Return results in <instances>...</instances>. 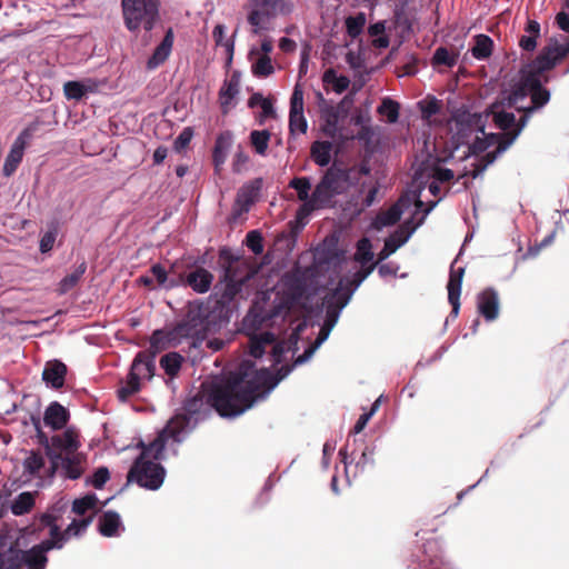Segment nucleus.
I'll use <instances>...</instances> for the list:
<instances>
[{"label":"nucleus","mask_w":569,"mask_h":569,"mask_svg":"<svg viewBox=\"0 0 569 569\" xmlns=\"http://www.w3.org/2000/svg\"><path fill=\"white\" fill-rule=\"evenodd\" d=\"M254 363L243 360L237 371L223 377H216L203 383L201 390L187 398L182 407L161 430L176 446L183 442L199 422L206 420L214 409L222 418H236L250 409L258 400L266 399L290 371L283 368L280 377H273L270 369L253 371ZM178 455V448H172Z\"/></svg>","instance_id":"nucleus-1"},{"label":"nucleus","mask_w":569,"mask_h":569,"mask_svg":"<svg viewBox=\"0 0 569 569\" xmlns=\"http://www.w3.org/2000/svg\"><path fill=\"white\" fill-rule=\"evenodd\" d=\"M370 174L371 167L367 161L347 166L336 160L326 169L316 184L310 202L318 208L330 207L336 197L347 193L352 187L359 184L362 177Z\"/></svg>","instance_id":"nucleus-2"},{"label":"nucleus","mask_w":569,"mask_h":569,"mask_svg":"<svg viewBox=\"0 0 569 569\" xmlns=\"http://www.w3.org/2000/svg\"><path fill=\"white\" fill-rule=\"evenodd\" d=\"M169 439L166 431H160L152 442L140 441V455L134 459L127 476L128 482H136L147 490H158L166 477V469L160 461L166 459L164 450Z\"/></svg>","instance_id":"nucleus-3"},{"label":"nucleus","mask_w":569,"mask_h":569,"mask_svg":"<svg viewBox=\"0 0 569 569\" xmlns=\"http://www.w3.org/2000/svg\"><path fill=\"white\" fill-rule=\"evenodd\" d=\"M290 311V306L284 299H276L271 305L254 303L243 318L242 325L249 332V353L256 359L261 358L266 347L276 340V335L270 330L259 331L262 327L277 323L278 319L283 320Z\"/></svg>","instance_id":"nucleus-4"},{"label":"nucleus","mask_w":569,"mask_h":569,"mask_svg":"<svg viewBox=\"0 0 569 569\" xmlns=\"http://www.w3.org/2000/svg\"><path fill=\"white\" fill-rule=\"evenodd\" d=\"M526 82L529 87H531V103L529 106H526L525 108H521L522 116L519 118V124L517 126L513 133L509 137V139L507 141L501 142L498 149L489 151L481 156L480 159H478L477 162L472 164V170L470 173L473 179H477L478 177L482 176L486 169L490 164H492L497 160V158L501 156L517 140L523 128L527 126L531 116L535 112L541 110L550 101V90L543 87L541 79L531 76L526 79Z\"/></svg>","instance_id":"nucleus-5"},{"label":"nucleus","mask_w":569,"mask_h":569,"mask_svg":"<svg viewBox=\"0 0 569 569\" xmlns=\"http://www.w3.org/2000/svg\"><path fill=\"white\" fill-rule=\"evenodd\" d=\"M212 325L209 307L202 303L190 305L183 319L170 329V336L177 346L191 339V346L197 347L211 331Z\"/></svg>","instance_id":"nucleus-6"},{"label":"nucleus","mask_w":569,"mask_h":569,"mask_svg":"<svg viewBox=\"0 0 569 569\" xmlns=\"http://www.w3.org/2000/svg\"><path fill=\"white\" fill-rule=\"evenodd\" d=\"M220 258L227 262L221 276L224 289L221 293L220 302L222 305H230L241 293L243 286L251 279L252 273L227 248L220 250Z\"/></svg>","instance_id":"nucleus-7"},{"label":"nucleus","mask_w":569,"mask_h":569,"mask_svg":"<svg viewBox=\"0 0 569 569\" xmlns=\"http://www.w3.org/2000/svg\"><path fill=\"white\" fill-rule=\"evenodd\" d=\"M247 8V21L254 34L268 30L272 19L287 16L292 10L289 0H250Z\"/></svg>","instance_id":"nucleus-8"},{"label":"nucleus","mask_w":569,"mask_h":569,"mask_svg":"<svg viewBox=\"0 0 569 569\" xmlns=\"http://www.w3.org/2000/svg\"><path fill=\"white\" fill-rule=\"evenodd\" d=\"M156 370L154 355H147L144 351H140L136 355L130 370L124 381L117 390L118 399L121 402H126L130 397L136 395L141 389V380H150Z\"/></svg>","instance_id":"nucleus-9"},{"label":"nucleus","mask_w":569,"mask_h":569,"mask_svg":"<svg viewBox=\"0 0 569 569\" xmlns=\"http://www.w3.org/2000/svg\"><path fill=\"white\" fill-rule=\"evenodd\" d=\"M122 11L126 27L130 31H137L140 27L151 31L159 17V1L122 0Z\"/></svg>","instance_id":"nucleus-10"},{"label":"nucleus","mask_w":569,"mask_h":569,"mask_svg":"<svg viewBox=\"0 0 569 569\" xmlns=\"http://www.w3.org/2000/svg\"><path fill=\"white\" fill-rule=\"evenodd\" d=\"M489 113H471L469 111H457L453 116V133L451 142L455 149L469 144L479 133L485 134Z\"/></svg>","instance_id":"nucleus-11"},{"label":"nucleus","mask_w":569,"mask_h":569,"mask_svg":"<svg viewBox=\"0 0 569 569\" xmlns=\"http://www.w3.org/2000/svg\"><path fill=\"white\" fill-rule=\"evenodd\" d=\"M422 189L423 187L419 186L416 190L402 194L389 209L379 212L370 223L371 229L380 231L385 227L396 224L403 211L412 203H415L416 212L420 211L425 207V202L421 200Z\"/></svg>","instance_id":"nucleus-12"},{"label":"nucleus","mask_w":569,"mask_h":569,"mask_svg":"<svg viewBox=\"0 0 569 569\" xmlns=\"http://www.w3.org/2000/svg\"><path fill=\"white\" fill-rule=\"evenodd\" d=\"M28 417L34 430L37 431L39 443L43 446L44 449L46 446H48L50 449L57 451L58 453H62V456L79 453L78 449L80 447V441L78 433L73 428H67L62 433L54 435L51 437V439H49L41 430L40 417L33 413H29Z\"/></svg>","instance_id":"nucleus-13"},{"label":"nucleus","mask_w":569,"mask_h":569,"mask_svg":"<svg viewBox=\"0 0 569 569\" xmlns=\"http://www.w3.org/2000/svg\"><path fill=\"white\" fill-rule=\"evenodd\" d=\"M46 455L50 460L51 475L60 470L61 476L70 480H77L82 476L83 463L86 462L83 453L62 456V453H58L46 446Z\"/></svg>","instance_id":"nucleus-14"},{"label":"nucleus","mask_w":569,"mask_h":569,"mask_svg":"<svg viewBox=\"0 0 569 569\" xmlns=\"http://www.w3.org/2000/svg\"><path fill=\"white\" fill-rule=\"evenodd\" d=\"M40 121L36 120L29 123L14 139L11 144L10 151L6 157L2 173L4 177H11L19 164L21 163L24 154L26 147L33 138L34 132L38 130Z\"/></svg>","instance_id":"nucleus-15"},{"label":"nucleus","mask_w":569,"mask_h":569,"mask_svg":"<svg viewBox=\"0 0 569 569\" xmlns=\"http://www.w3.org/2000/svg\"><path fill=\"white\" fill-rule=\"evenodd\" d=\"M338 292H328L322 299V307L326 311V318L320 331L312 343L315 348L319 349L325 341L328 340L332 329L337 325L342 310L347 307L337 299Z\"/></svg>","instance_id":"nucleus-16"},{"label":"nucleus","mask_w":569,"mask_h":569,"mask_svg":"<svg viewBox=\"0 0 569 569\" xmlns=\"http://www.w3.org/2000/svg\"><path fill=\"white\" fill-rule=\"evenodd\" d=\"M377 262H369L366 266H360V269L357 270L351 277L345 276L342 277L337 287L332 289L330 292H338L337 300L348 306L353 293L361 286V283L373 272L377 268Z\"/></svg>","instance_id":"nucleus-17"},{"label":"nucleus","mask_w":569,"mask_h":569,"mask_svg":"<svg viewBox=\"0 0 569 569\" xmlns=\"http://www.w3.org/2000/svg\"><path fill=\"white\" fill-rule=\"evenodd\" d=\"M417 226H412V218L406 220L397 230L385 239L382 249L378 252V262H382L402 247L415 233Z\"/></svg>","instance_id":"nucleus-18"},{"label":"nucleus","mask_w":569,"mask_h":569,"mask_svg":"<svg viewBox=\"0 0 569 569\" xmlns=\"http://www.w3.org/2000/svg\"><path fill=\"white\" fill-rule=\"evenodd\" d=\"M263 187L262 178H254L246 182L237 192L233 211L238 216L250 211L252 204L259 199Z\"/></svg>","instance_id":"nucleus-19"},{"label":"nucleus","mask_w":569,"mask_h":569,"mask_svg":"<svg viewBox=\"0 0 569 569\" xmlns=\"http://www.w3.org/2000/svg\"><path fill=\"white\" fill-rule=\"evenodd\" d=\"M321 118V131L322 133L340 144L348 140L342 133L341 127H339V109H336L333 104H326L320 110Z\"/></svg>","instance_id":"nucleus-20"},{"label":"nucleus","mask_w":569,"mask_h":569,"mask_svg":"<svg viewBox=\"0 0 569 569\" xmlns=\"http://www.w3.org/2000/svg\"><path fill=\"white\" fill-rule=\"evenodd\" d=\"M465 274V268L459 267L458 269H453L451 266L450 277L447 284L448 289V301L451 305L452 309L449 316L446 319L445 325L447 326L450 319H456L459 315L460 310V295H461V286L462 278Z\"/></svg>","instance_id":"nucleus-21"},{"label":"nucleus","mask_w":569,"mask_h":569,"mask_svg":"<svg viewBox=\"0 0 569 569\" xmlns=\"http://www.w3.org/2000/svg\"><path fill=\"white\" fill-rule=\"evenodd\" d=\"M477 310L487 322H492L499 317L500 301L498 291L487 288L477 296Z\"/></svg>","instance_id":"nucleus-22"},{"label":"nucleus","mask_w":569,"mask_h":569,"mask_svg":"<svg viewBox=\"0 0 569 569\" xmlns=\"http://www.w3.org/2000/svg\"><path fill=\"white\" fill-rule=\"evenodd\" d=\"M49 542H39L27 550H22V565L27 569H46L48 563L47 553L52 550Z\"/></svg>","instance_id":"nucleus-23"},{"label":"nucleus","mask_w":569,"mask_h":569,"mask_svg":"<svg viewBox=\"0 0 569 569\" xmlns=\"http://www.w3.org/2000/svg\"><path fill=\"white\" fill-rule=\"evenodd\" d=\"M531 77V74H528L522 69L520 70V79L518 82H516L510 92L506 98H503V106L508 108H515L516 110L522 112L521 108H525L526 106H521L520 102L525 101L528 96H530L531 87H529L526 82V79ZM532 77H535L532 74Z\"/></svg>","instance_id":"nucleus-24"},{"label":"nucleus","mask_w":569,"mask_h":569,"mask_svg":"<svg viewBox=\"0 0 569 569\" xmlns=\"http://www.w3.org/2000/svg\"><path fill=\"white\" fill-rule=\"evenodd\" d=\"M213 274L202 267H198L183 276L181 286L190 287L197 293H206L210 290Z\"/></svg>","instance_id":"nucleus-25"},{"label":"nucleus","mask_w":569,"mask_h":569,"mask_svg":"<svg viewBox=\"0 0 569 569\" xmlns=\"http://www.w3.org/2000/svg\"><path fill=\"white\" fill-rule=\"evenodd\" d=\"M66 375L67 366L62 361L53 359L44 365L42 380L52 389H60L64 385Z\"/></svg>","instance_id":"nucleus-26"},{"label":"nucleus","mask_w":569,"mask_h":569,"mask_svg":"<svg viewBox=\"0 0 569 569\" xmlns=\"http://www.w3.org/2000/svg\"><path fill=\"white\" fill-rule=\"evenodd\" d=\"M123 530L120 515L116 511H104L98 519V531L103 537H118Z\"/></svg>","instance_id":"nucleus-27"},{"label":"nucleus","mask_w":569,"mask_h":569,"mask_svg":"<svg viewBox=\"0 0 569 569\" xmlns=\"http://www.w3.org/2000/svg\"><path fill=\"white\" fill-rule=\"evenodd\" d=\"M240 80V72L233 71L230 78L224 80L219 90L220 104L224 113L228 112V108L231 104L232 100L239 94Z\"/></svg>","instance_id":"nucleus-28"},{"label":"nucleus","mask_w":569,"mask_h":569,"mask_svg":"<svg viewBox=\"0 0 569 569\" xmlns=\"http://www.w3.org/2000/svg\"><path fill=\"white\" fill-rule=\"evenodd\" d=\"M69 411L59 402L52 401L43 415L44 425L53 430L62 429L69 420Z\"/></svg>","instance_id":"nucleus-29"},{"label":"nucleus","mask_w":569,"mask_h":569,"mask_svg":"<svg viewBox=\"0 0 569 569\" xmlns=\"http://www.w3.org/2000/svg\"><path fill=\"white\" fill-rule=\"evenodd\" d=\"M174 34L171 28H169L162 39V41L156 47L152 56L147 61L148 69H156L162 64L172 50Z\"/></svg>","instance_id":"nucleus-30"},{"label":"nucleus","mask_w":569,"mask_h":569,"mask_svg":"<svg viewBox=\"0 0 569 569\" xmlns=\"http://www.w3.org/2000/svg\"><path fill=\"white\" fill-rule=\"evenodd\" d=\"M492 120L496 127L503 131V133H499L501 141H507L519 124V119L517 120L512 112L503 110L492 112Z\"/></svg>","instance_id":"nucleus-31"},{"label":"nucleus","mask_w":569,"mask_h":569,"mask_svg":"<svg viewBox=\"0 0 569 569\" xmlns=\"http://www.w3.org/2000/svg\"><path fill=\"white\" fill-rule=\"evenodd\" d=\"M557 63L558 62L552 58V56L542 49L537 58L531 63L522 68V70L528 74H533L536 78L541 79V74L553 69Z\"/></svg>","instance_id":"nucleus-32"},{"label":"nucleus","mask_w":569,"mask_h":569,"mask_svg":"<svg viewBox=\"0 0 569 569\" xmlns=\"http://www.w3.org/2000/svg\"><path fill=\"white\" fill-rule=\"evenodd\" d=\"M332 141L317 140L311 144L310 156L313 162L323 168L329 167L331 162Z\"/></svg>","instance_id":"nucleus-33"},{"label":"nucleus","mask_w":569,"mask_h":569,"mask_svg":"<svg viewBox=\"0 0 569 569\" xmlns=\"http://www.w3.org/2000/svg\"><path fill=\"white\" fill-rule=\"evenodd\" d=\"M501 136L499 133H486L482 137L478 134L471 140L469 144H466L469 149V153L478 154L485 152L488 148L493 144H498L497 148L501 143Z\"/></svg>","instance_id":"nucleus-34"},{"label":"nucleus","mask_w":569,"mask_h":569,"mask_svg":"<svg viewBox=\"0 0 569 569\" xmlns=\"http://www.w3.org/2000/svg\"><path fill=\"white\" fill-rule=\"evenodd\" d=\"M177 347L176 340L170 336V329H157L150 337V355H157L158 352L168 348Z\"/></svg>","instance_id":"nucleus-35"},{"label":"nucleus","mask_w":569,"mask_h":569,"mask_svg":"<svg viewBox=\"0 0 569 569\" xmlns=\"http://www.w3.org/2000/svg\"><path fill=\"white\" fill-rule=\"evenodd\" d=\"M150 271H151L152 276L154 277V279L157 280L158 286L166 290H170V289L179 287V286H181V283L183 281V274H179L177 278L168 277L167 270L160 263L153 264L151 267Z\"/></svg>","instance_id":"nucleus-36"},{"label":"nucleus","mask_w":569,"mask_h":569,"mask_svg":"<svg viewBox=\"0 0 569 569\" xmlns=\"http://www.w3.org/2000/svg\"><path fill=\"white\" fill-rule=\"evenodd\" d=\"M526 34L521 36L519 47L523 51L531 52L537 47V39L540 37V24L536 20H529L526 26Z\"/></svg>","instance_id":"nucleus-37"},{"label":"nucleus","mask_w":569,"mask_h":569,"mask_svg":"<svg viewBox=\"0 0 569 569\" xmlns=\"http://www.w3.org/2000/svg\"><path fill=\"white\" fill-rule=\"evenodd\" d=\"M289 187L297 191L299 200L305 201V206L308 207L310 210L318 208L317 206H313L310 202L311 180L309 177L293 178L289 182Z\"/></svg>","instance_id":"nucleus-38"},{"label":"nucleus","mask_w":569,"mask_h":569,"mask_svg":"<svg viewBox=\"0 0 569 569\" xmlns=\"http://www.w3.org/2000/svg\"><path fill=\"white\" fill-rule=\"evenodd\" d=\"M366 23L367 14L362 11L348 16L345 20L347 34L352 39L358 38L363 32Z\"/></svg>","instance_id":"nucleus-39"},{"label":"nucleus","mask_w":569,"mask_h":569,"mask_svg":"<svg viewBox=\"0 0 569 569\" xmlns=\"http://www.w3.org/2000/svg\"><path fill=\"white\" fill-rule=\"evenodd\" d=\"M34 506V495L30 491L19 493L11 502L10 510L14 516L29 512Z\"/></svg>","instance_id":"nucleus-40"},{"label":"nucleus","mask_w":569,"mask_h":569,"mask_svg":"<svg viewBox=\"0 0 569 569\" xmlns=\"http://www.w3.org/2000/svg\"><path fill=\"white\" fill-rule=\"evenodd\" d=\"M492 47V39L489 36L481 33L476 36L471 53L477 60H485L491 56Z\"/></svg>","instance_id":"nucleus-41"},{"label":"nucleus","mask_w":569,"mask_h":569,"mask_svg":"<svg viewBox=\"0 0 569 569\" xmlns=\"http://www.w3.org/2000/svg\"><path fill=\"white\" fill-rule=\"evenodd\" d=\"M375 253L372 251V243L369 238L363 237L357 241L356 252L353 259L360 266H366L369 262H373Z\"/></svg>","instance_id":"nucleus-42"},{"label":"nucleus","mask_w":569,"mask_h":569,"mask_svg":"<svg viewBox=\"0 0 569 569\" xmlns=\"http://www.w3.org/2000/svg\"><path fill=\"white\" fill-rule=\"evenodd\" d=\"M87 271V262L83 260L81 263L77 266V268L68 276L62 278L59 282V292L64 295L73 289L82 276Z\"/></svg>","instance_id":"nucleus-43"},{"label":"nucleus","mask_w":569,"mask_h":569,"mask_svg":"<svg viewBox=\"0 0 569 569\" xmlns=\"http://www.w3.org/2000/svg\"><path fill=\"white\" fill-rule=\"evenodd\" d=\"M183 357L178 352H169L160 359V366L171 379L174 378L182 366Z\"/></svg>","instance_id":"nucleus-44"},{"label":"nucleus","mask_w":569,"mask_h":569,"mask_svg":"<svg viewBox=\"0 0 569 569\" xmlns=\"http://www.w3.org/2000/svg\"><path fill=\"white\" fill-rule=\"evenodd\" d=\"M322 80L326 84H331L333 91L338 94L345 92L350 84V79L347 76L337 74L335 69L326 70Z\"/></svg>","instance_id":"nucleus-45"},{"label":"nucleus","mask_w":569,"mask_h":569,"mask_svg":"<svg viewBox=\"0 0 569 569\" xmlns=\"http://www.w3.org/2000/svg\"><path fill=\"white\" fill-rule=\"evenodd\" d=\"M40 526L48 527L50 535L49 539H44L41 542H49L50 545H52V550L62 549L66 542L68 541L66 531H61L60 526L56 521H52L51 523H40Z\"/></svg>","instance_id":"nucleus-46"},{"label":"nucleus","mask_w":569,"mask_h":569,"mask_svg":"<svg viewBox=\"0 0 569 569\" xmlns=\"http://www.w3.org/2000/svg\"><path fill=\"white\" fill-rule=\"evenodd\" d=\"M23 473L30 477H36L39 471L44 467V458L40 452L30 451L22 462Z\"/></svg>","instance_id":"nucleus-47"},{"label":"nucleus","mask_w":569,"mask_h":569,"mask_svg":"<svg viewBox=\"0 0 569 569\" xmlns=\"http://www.w3.org/2000/svg\"><path fill=\"white\" fill-rule=\"evenodd\" d=\"M270 131L267 129L263 130H252L250 132L249 139L250 143L253 147L254 151L259 156H264L270 141Z\"/></svg>","instance_id":"nucleus-48"},{"label":"nucleus","mask_w":569,"mask_h":569,"mask_svg":"<svg viewBox=\"0 0 569 569\" xmlns=\"http://www.w3.org/2000/svg\"><path fill=\"white\" fill-rule=\"evenodd\" d=\"M68 510V501L60 499L53 503L46 512L39 516L40 523H51L56 521L58 523L62 515Z\"/></svg>","instance_id":"nucleus-49"},{"label":"nucleus","mask_w":569,"mask_h":569,"mask_svg":"<svg viewBox=\"0 0 569 569\" xmlns=\"http://www.w3.org/2000/svg\"><path fill=\"white\" fill-rule=\"evenodd\" d=\"M22 566V550L16 549L12 546L3 550L0 569H21Z\"/></svg>","instance_id":"nucleus-50"},{"label":"nucleus","mask_w":569,"mask_h":569,"mask_svg":"<svg viewBox=\"0 0 569 569\" xmlns=\"http://www.w3.org/2000/svg\"><path fill=\"white\" fill-rule=\"evenodd\" d=\"M98 501L99 499L96 493H87L72 501L71 511L76 515L83 516L87 511L96 509Z\"/></svg>","instance_id":"nucleus-51"},{"label":"nucleus","mask_w":569,"mask_h":569,"mask_svg":"<svg viewBox=\"0 0 569 569\" xmlns=\"http://www.w3.org/2000/svg\"><path fill=\"white\" fill-rule=\"evenodd\" d=\"M458 53L450 52L446 47H438L432 56V66L452 68L457 64Z\"/></svg>","instance_id":"nucleus-52"},{"label":"nucleus","mask_w":569,"mask_h":569,"mask_svg":"<svg viewBox=\"0 0 569 569\" xmlns=\"http://www.w3.org/2000/svg\"><path fill=\"white\" fill-rule=\"evenodd\" d=\"M418 108L421 113V118L425 121H429L432 116L440 111L441 102L433 96H430L418 102Z\"/></svg>","instance_id":"nucleus-53"},{"label":"nucleus","mask_w":569,"mask_h":569,"mask_svg":"<svg viewBox=\"0 0 569 569\" xmlns=\"http://www.w3.org/2000/svg\"><path fill=\"white\" fill-rule=\"evenodd\" d=\"M92 520V516L82 519H73L64 529L67 539L69 540L71 537L82 536L91 525Z\"/></svg>","instance_id":"nucleus-54"},{"label":"nucleus","mask_w":569,"mask_h":569,"mask_svg":"<svg viewBox=\"0 0 569 569\" xmlns=\"http://www.w3.org/2000/svg\"><path fill=\"white\" fill-rule=\"evenodd\" d=\"M400 106L391 98H385L378 108L379 113L387 117L389 123H395L399 118Z\"/></svg>","instance_id":"nucleus-55"},{"label":"nucleus","mask_w":569,"mask_h":569,"mask_svg":"<svg viewBox=\"0 0 569 569\" xmlns=\"http://www.w3.org/2000/svg\"><path fill=\"white\" fill-rule=\"evenodd\" d=\"M317 350H318V349H317V348H315V346H313V345H310L308 348H306V349H305V351H303V353H302V355H299V356L295 359V361H293V363H292V365H284V366H281V367L277 370V372H276V373H273V372H271V371H270V373H271L273 377H280V376H281V373H282V371H281V370H282L283 368H286V367H287V368H289V369H290V371H289V372H288V373L282 378V379H281V380H283L286 377H288V376L291 373V371L293 370V368H295L296 366H301V365L306 363L307 361H309V360L312 358V356L315 355V352H316Z\"/></svg>","instance_id":"nucleus-56"},{"label":"nucleus","mask_w":569,"mask_h":569,"mask_svg":"<svg viewBox=\"0 0 569 569\" xmlns=\"http://www.w3.org/2000/svg\"><path fill=\"white\" fill-rule=\"evenodd\" d=\"M317 350H318V349H317V348H315V346H313V345H310L308 348H306V349H305V351H303V353H302V355H299V356L295 359V361H293V363H292V365H284V366H281V367L277 370V372H276V373H273V372H271V371H270V373H271L273 377H280V376H281V373H282V371H281V370H282L283 368H286V367H287V368H289V369H290V371H289V372H288V373L282 378V379H281V380H283L286 377H288V376L291 373V371L293 370V368H295L296 366H301V365L306 363L307 361H309V360L312 358V356L315 355V352H316Z\"/></svg>","instance_id":"nucleus-57"},{"label":"nucleus","mask_w":569,"mask_h":569,"mask_svg":"<svg viewBox=\"0 0 569 569\" xmlns=\"http://www.w3.org/2000/svg\"><path fill=\"white\" fill-rule=\"evenodd\" d=\"M439 162L440 161L437 160L436 163L426 168L429 170L427 176L435 179L439 183L452 180L455 177L453 171L449 168L441 167Z\"/></svg>","instance_id":"nucleus-58"},{"label":"nucleus","mask_w":569,"mask_h":569,"mask_svg":"<svg viewBox=\"0 0 569 569\" xmlns=\"http://www.w3.org/2000/svg\"><path fill=\"white\" fill-rule=\"evenodd\" d=\"M68 99L81 100L88 92V88L80 81H68L63 86Z\"/></svg>","instance_id":"nucleus-59"},{"label":"nucleus","mask_w":569,"mask_h":569,"mask_svg":"<svg viewBox=\"0 0 569 569\" xmlns=\"http://www.w3.org/2000/svg\"><path fill=\"white\" fill-rule=\"evenodd\" d=\"M308 122L303 111L292 112L289 111V130L293 134L296 132L306 133Z\"/></svg>","instance_id":"nucleus-60"},{"label":"nucleus","mask_w":569,"mask_h":569,"mask_svg":"<svg viewBox=\"0 0 569 569\" xmlns=\"http://www.w3.org/2000/svg\"><path fill=\"white\" fill-rule=\"evenodd\" d=\"M110 478L109 469L101 466L94 470L92 476L86 479L87 485H91L96 489H101Z\"/></svg>","instance_id":"nucleus-61"},{"label":"nucleus","mask_w":569,"mask_h":569,"mask_svg":"<svg viewBox=\"0 0 569 569\" xmlns=\"http://www.w3.org/2000/svg\"><path fill=\"white\" fill-rule=\"evenodd\" d=\"M274 69L269 56L260 57L252 63V73L257 77H268L273 73Z\"/></svg>","instance_id":"nucleus-62"},{"label":"nucleus","mask_w":569,"mask_h":569,"mask_svg":"<svg viewBox=\"0 0 569 569\" xmlns=\"http://www.w3.org/2000/svg\"><path fill=\"white\" fill-rule=\"evenodd\" d=\"M368 187V192L367 194L365 196L363 200H362V209H366V208H370L377 200V194L380 190V184L378 181H375V182H367V181H363L361 183V188L359 190L360 193L363 192V189Z\"/></svg>","instance_id":"nucleus-63"},{"label":"nucleus","mask_w":569,"mask_h":569,"mask_svg":"<svg viewBox=\"0 0 569 569\" xmlns=\"http://www.w3.org/2000/svg\"><path fill=\"white\" fill-rule=\"evenodd\" d=\"M247 247L254 253L261 254L263 252V238L259 230H251L246 236Z\"/></svg>","instance_id":"nucleus-64"}]
</instances>
